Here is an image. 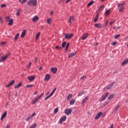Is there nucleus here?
<instances>
[{"instance_id": "6ab92c4d", "label": "nucleus", "mask_w": 128, "mask_h": 128, "mask_svg": "<svg viewBox=\"0 0 128 128\" xmlns=\"http://www.w3.org/2000/svg\"><path fill=\"white\" fill-rule=\"evenodd\" d=\"M74 102H76V100L74 99H72L70 100V106H74Z\"/></svg>"}, {"instance_id": "a878e982", "label": "nucleus", "mask_w": 128, "mask_h": 128, "mask_svg": "<svg viewBox=\"0 0 128 128\" xmlns=\"http://www.w3.org/2000/svg\"><path fill=\"white\" fill-rule=\"evenodd\" d=\"M28 6H32V0H30L27 2Z\"/></svg>"}, {"instance_id": "4d7b16f0", "label": "nucleus", "mask_w": 128, "mask_h": 128, "mask_svg": "<svg viewBox=\"0 0 128 128\" xmlns=\"http://www.w3.org/2000/svg\"><path fill=\"white\" fill-rule=\"evenodd\" d=\"M0 22L2 24H3L4 20H2V16L0 17Z\"/></svg>"}, {"instance_id": "f03ea898", "label": "nucleus", "mask_w": 128, "mask_h": 128, "mask_svg": "<svg viewBox=\"0 0 128 128\" xmlns=\"http://www.w3.org/2000/svg\"><path fill=\"white\" fill-rule=\"evenodd\" d=\"M64 36H65V38H66L68 40H70V38H72V36H74V34H63Z\"/></svg>"}, {"instance_id": "423d86ee", "label": "nucleus", "mask_w": 128, "mask_h": 128, "mask_svg": "<svg viewBox=\"0 0 128 128\" xmlns=\"http://www.w3.org/2000/svg\"><path fill=\"white\" fill-rule=\"evenodd\" d=\"M102 114V112H99L98 114H96L94 119L95 120H98L100 118V116Z\"/></svg>"}, {"instance_id": "864d4df0", "label": "nucleus", "mask_w": 128, "mask_h": 128, "mask_svg": "<svg viewBox=\"0 0 128 128\" xmlns=\"http://www.w3.org/2000/svg\"><path fill=\"white\" fill-rule=\"evenodd\" d=\"M56 48H58V50H62V48L60 46H56Z\"/></svg>"}, {"instance_id": "20e7f679", "label": "nucleus", "mask_w": 128, "mask_h": 128, "mask_svg": "<svg viewBox=\"0 0 128 128\" xmlns=\"http://www.w3.org/2000/svg\"><path fill=\"white\" fill-rule=\"evenodd\" d=\"M66 116H64L62 118H60V124H62L64 122L66 121Z\"/></svg>"}, {"instance_id": "338daca9", "label": "nucleus", "mask_w": 128, "mask_h": 128, "mask_svg": "<svg viewBox=\"0 0 128 128\" xmlns=\"http://www.w3.org/2000/svg\"><path fill=\"white\" fill-rule=\"evenodd\" d=\"M98 43H95L94 44V46H98Z\"/></svg>"}, {"instance_id": "7ed1b4c3", "label": "nucleus", "mask_w": 128, "mask_h": 128, "mask_svg": "<svg viewBox=\"0 0 128 128\" xmlns=\"http://www.w3.org/2000/svg\"><path fill=\"white\" fill-rule=\"evenodd\" d=\"M72 112V110L70 108H67L65 110V114L67 116H70Z\"/></svg>"}, {"instance_id": "4be33fe9", "label": "nucleus", "mask_w": 128, "mask_h": 128, "mask_svg": "<svg viewBox=\"0 0 128 128\" xmlns=\"http://www.w3.org/2000/svg\"><path fill=\"white\" fill-rule=\"evenodd\" d=\"M114 94H112V95H110L108 98V100H112V98H114Z\"/></svg>"}, {"instance_id": "c9c22d12", "label": "nucleus", "mask_w": 128, "mask_h": 128, "mask_svg": "<svg viewBox=\"0 0 128 128\" xmlns=\"http://www.w3.org/2000/svg\"><path fill=\"white\" fill-rule=\"evenodd\" d=\"M20 10H22L21 9H18V12H16V16H20Z\"/></svg>"}, {"instance_id": "09e8293b", "label": "nucleus", "mask_w": 128, "mask_h": 128, "mask_svg": "<svg viewBox=\"0 0 128 128\" xmlns=\"http://www.w3.org/2000/svg\"><path fill=\"white\" fill-rule=\"evenodd\" d=\"M50 22H52V20L50 18H48L47 20V22L48 24H50Z\"/></svg>"}, {"instance_id": "c03bdc74", "label": "nucleus", "mask_w": 128, "mask_h": 128, "mask_svg": "<svg viewBox=\"0 0 128 128\" xmlns=\"http://www.w3.org/2000/svg\"><path fill=\"white\" fill-rule=\"evenodd\" d=\"M32 118V115H31L30 116L27 118L26 119V122H28L29 120Z\"/></svg>"}, {"instance_id": "393cba45", "label": "nucleus", "mask_w": 128, "mask_h": 128, "mask_svg": "<svg viewBox=\"0 0 128 128\" xmlns=\"http://www.w3.org/2000/svg\"><path fill=\"white\" fill-rule=\"evenodd\" d=\"M110 14V9H108L105 12L106 16H108V14Z\"/></svg>"}, {"instance_id": "6e6d98bb", "label": "nucleus", "mask_w": 128, "mask_h": 128, "mask_svg": "<svg viewBox=\"0 0 128 128\" xmlns=\"http://www.w3.org/2000/svg\"><path fill=\"white\" fill-rule=\"evenodd\" d=\"M116 44H118V42H114L112 43V46H116Z\"/></svg>"}, {"instance_id": "774afa93", "label": "nucleus", "mask_w": 128, "mask_h": 128, "mask_svg": "<svg viewBox=\"0 0 128 128\" xmlns=\"http://www.w3.org/2000/svg\"><path fill=\"white\" fill-rule=\"evenodd\" d=\"M52 14H54V11H51L50 12V15L52 16Z\"/></svg>"}, {"instance_id": "4468645a", "label": "nucleus", "mask_w": 128, "mask_h": 128, "mask_svg": "<svg viewBox=\"0 0 128 128\" xmlns=\"http://www.w3.org/2000/svg\"><path fill=\"white\" fill-rule=\"evenodd\" d=\"M14 82H15L14 80H12L8 85L6 86V88H8L9 86H12V84H14Z\"/></svg>"}, {"instance_id": "aec40b11", "label": "nucleus", "mask_w": 128, "mask_h": 128, "mask_svg": "<svg viewBox=\"0 0 128 128\" xmlns=\"http://www.w3.org/2000/svg\"><path fill=\"white\" fill-rule=\"evenodd\" d=\"M126 64H128V58L125 60L122 64V66H126Z\"/></svg>"}, {"instance_id": "69168bd1", "label": "nucleus", "mask_w": 128, "mask_h": 128, "mask_svg": "<svg viewBox=\"0 0 128 128\" xmlns=\"http://www.w3.org/2000/svg\"><path fill=\"white\" fill-rule=\"evenodd\" d=\"M110 128H114V124H112Z\"/></svg>"}, {"instance_id": "ddd939ff", "label": "nucleus", "mask_w": 128, "mask_h": 128, "mask_svg": "<svg viewBox=\"0 0 128 128\" xmlns=\"http://www.w3.org/2000/svg\"><path fill=\"white\" fill-rule=\"evenodd\" d=\"M6 114H7L6 112H5L2 114L0 118L1 120H4V118L6 116Z\"/></svg>"}, {"instance_id": "412c9836", "label": "nucleus", "mask_w": 128, "mask_h": 128, "mask_svg": "<svg viewBox=\"0 0 128 128\" xmlns=\"http://www.w3.org/2000/svg\"><path fill=\"white\" fill-rule=\"evenodd\" d=\"M22 86V82L18 83L17 85L14 86V88H20Z\"/></svg>"}, {"instance_id": "7c9ffc66", "label": "nucleus", "mask_w": 128, "mask_h": 128, "mask_svg": "<svg viewBox=\"0 0 128 128\" xmlns=\"http://www.w3.org/2000/svg\"><path fill=\"white\" fill-rule=\"evenodd\" d=\"M94 1H91L88 4V6H90L94 4Z\"/></svg>"}, {"instance_id": "052dcab7", "label": "nucleus", "mask_w": 128, "mask_h": 128, "mask_svg": "<svg viewBox=\"0 0 128 128\" xmlns=\"http://www.w3.org/2000/svg\"><path fill=\"white\" fill-rule=\"evenodd\" d=\"M36 80V76L34 75L32 76V80Z\"/></svg>"}, {"instance_id": "13d9d810", "label": "nucleus", "mask_w": 128, "mask_h": 128, "mask_svg": "<svg viewBox=\"0 0 128 128\" xmlns=\"http://www.w3.org/2000/svg\"><path fill=\"white\" fill-rule=\"evenodd\" d=\"M6 4H2L1 5V8H6Z\"/></svg>"}, {"instance_id": "f704fd0d", "label": "nucleus", "mask_w": 128, "mask_h": 128, "mask_svg": "<svg viewBox=\"0 0 128 128\" xmlns=\"http://www.w3.org/2000/svg\"><path fill=\"white\" fill-rule=\"evenodd\" d=\"M120 8L119 10V12H124V6H122V7H120Z\"/></svg>"}, {"instance_id": "ea45409f", "label": "nucleus", "mask_w": 128, "mask_h": 128, "mask_svg": "<svg viewBox=\"0 0 128 128\" xmlns=\"http://www.w3.org/2000/svg\"><path fill=\"white\" fill-rule=\"evenodd\" d=\"M120 34L116 35L114 36V38H116V40H117V38H120Z\"/></svg>"}, {"instance_id": "de8ad7c7", "label": "nucleus", "mask_w": 128, "mask_h": 128, "mask_svg": "<svg viewBox=\"0 0 128 128\" xmlns=\"http://www.w3.org/2000/svg\"><path fill=\"white\" fill-rule=\"evenodd\" d=\"M26 88H32V84L31 85H26Z\"/></svg>"}, {"instance_id": "473e14b6", "label": "nucleus", "mask_w": 128, "mask_h": 128, "mask_svg": "<svg viewBox=\"0 0 128 128\" xmlns=\"http://www.w3.org/2000/svg\"><path fill=\"white\" fill-rule=\"evenodd\" d=\"M26 0H19V2H20V4H24L26 2Z\"/></svg>"}, {"instance_id": "bf43d9fd", "label": "nucleus", "mask_w": 128, "mask_h": 128, "mask_svg": "<svg viewBox=\"0 0 128 128\" xmlns=\"http://www.w3.org/2000/svg\"><path fill=\"white\" fill-rule=\"evenodd\" d=\"M38 57H36V58H35V61H34V62H35V64H36V62H38Z\"/></svg>"}, {"instance_id": "79ce46f5", "label": "nucleus", "mask_w": 128, "mask_h": 128, "mask_svg": "<svg viewBox=\"0 0 128 128\" xmlns=\"http://www.w3.org/2000/svg\"><path fill=\"white\" fill-rule=\"evenodd\" d=\"M51 96V95L50 94L48 96L44 98V100H47L50 98Z\"/></svg>"}, {"instance_id": "39448f33", "label": "nucleus", "mask_w": 128, "mask_h": 128, "mask_svg": "<svg viewBox=\"0 0 128 128\" xmlns=\"http://www.w3.org/2000/svg\"><path fill=\"white\" fill-rule=\"evenodd\" d=\"M94 26L98 28H104V25L101 24H96Z\"/></svg>"}, {"instance_id": "2f4dec72", "label": "nucleus", "mask_w": 128, "mask_h": 128, "mask_svg": "<svg viewBox=\"0 0 128 128\" xmlns=\"http://www.w3.org/2000/svg\"><path fill=\"white\" fill-rule=\"evenodd\" d=\"M56 88H55L53 90L52 92L50 94V96H52V94H54V92H56Z\"/></svg>"}, {"instance_id": "5fc2aeb1", "label": "nucleus", "mask_w": 128, "mask_h": 128, "mask_svg": "<svg viewBox=\"0 0 128 128\" xmlns=\"http://www.w3.org/2000/svg\"><path fill=\"white\" fill-rule=\"evenodd\" d=\"M6 22H8V20H10V17L8 16H7L6 18Z\"/></svg>"}, {"instance_id": "4c0bfd02", "label": "nucleus", "mask_w": 128, "mask_h": 128, "mask_svg": "<svg viewBox=\"0 0 128 128\" xmlns=\"http://www.w3.org/2000/svg\"><path fill=\"white\" fill-rule=\"evenodd\" d=\"M120 108V106L118 105L115 109L114 110V112H118V108Z\"/></svg>"}, {"instance_id": "603ef678", "label": "nucleus", "mask_w": 128, "mask_h": 128, "mask_svg": "<svg viewBox=\"0 0 128 128\" xmlns=\"http://www.w3.org/2000/svg\"><path fill=\"white\" fill-rule=\"evenodd\" d=\"M80 78V80H86V76H82Z\"/></svg>"}, {"instance_id": "37998d69", "label": "nucleus", "mask_w": 128, "mask_h": 128, "mask_svg": "<svg viewBox=\"0 0 128 128\" xmlns=\"http://www.w3.org/2000/svg\"><path fill=\"white\" fill-rule=\"evenodd\" d=\"M66 44V42H64L62 44V48H64Z\"/></svg>"}, {"instance_id": "c756f323", "label": "nucleus", "mask_w": 128, "mask_h": 128, "mask_svg": "<svg viewBox=\"0 0 128 128\" xmlns=\"http://www.w3.org/2000/svg\"><path fill=\"white\" fill-rule=\"evenodd\" d=\"M98 14H96L95 17V18L94 19V22H98Z\"/></svg>"}, {"instance_id": "c85d7f7f", "label": "nucleus", "mask_w": 128, "mask_h": 128, "mask_svg": "<svg viewBox=\"0 0 128 128\" xmlns=\"http://www.w3.org/2000/svg\"><path fill=\"white\" fill-rule=\"evenodd\" d=\"M69 46H70V43L68 42L66 44V48H65L66 52V50H68Z\"/></svg>"}, {"instance_id": "49530a36", "label": "nucleus", "mask_w": 128, "mask_h": 128, "mask_svg": "<svg viewBox=\"0 0 128 128\" xmlns=\"http://www.w3.org/2000/svg\"><path fill=\"white\" fill-rule=\"evenodd\" d=\"M58 112V108H55L54 110V114H56Z\"/></svg>"}, {"instance_id": "72a5a7b5", "label": "nucleus", "mask_w": 128, "mask_h": 128, "mask_svg": "<svg viewBox=\"0 0 128 128\" xmlns=\"http://www.w3.org/2000/svg\"><path fill=\"white\" fill-rule=\"evenodd\" d=\"M18 36H20V34H17L16 36L14 37V40H18Z\"/></svg>"}, {"instance_id": "5701e85b", "label": "nucleus", "mask_w": 128, "mask_h": 128, "mask_svg": "<svg viewBox=\"0 0 128 128\" xmlns=\"http://www.w3.org/2000/svg\"><path fill=\"white\" fill-rule=\"evenodd\" d=\"M14 24V21L12 20V19H10L9 20V23L8 24V26H12Z\"/></svg>"}, {"instance_id": "6e6552de", "label": "nucleus", "mask_w": 128, "mask_h": 128, "mask_svg": "<svg viewBox=\"0 0 128 128\" xmlns=\"http://www.w3.org/2000/svg\"><path fill=\"white\" fill-rule=\"evenodd\" d=\"M50 70L52 72L53 74H56L58 72V68H50Z\"/></svg>"}, {"instance_id": "a211bd4d", "label": "nucleus", "mask_w": 128, "mask_h": 128, "mask_svg": "<svg viewBox=\"0 0 128 128\" xmlns=\"http://www.w3.org/2000/svg\"><path fill=\"white\" fill-rule=\"evenodd\" d=\"M38 18H39L38 16H34L33 18L32 21L33 22H38Z\"/></svg>"}, {"instance_id": "8fccbe9b", "label": "nucleus", "mask_w": 128, "mask_h": 128, "mask_svg": "<svg viewBox=\"0 0 128 128\" xmlns=\"http://www.w3.org/2000/svg\"><path fill=\"white\" fill-rule=\"evenodd\" d=\"M108 94H110L108 92H107L106 94L104 96V98H106V97L108 96Z\"/></svg>"}, {"instance_id": "f8f14e48", "label": "nucleus", "mask_w": 128, "mask_h": 128, "mask_svg": "<svg viewBox=\"0 0 128 128\" xmlns=\"http://www.w3.org/2000/svg\"><path fill=\"white\" fill-rule=\"evenodd\" d=\"M88 100V96H86L85 97L84 100H82V106H84V102H86L87 100Z\"/></svg>"}, {"instance_id": "0eeeda50", "label": "nucleus", "mask_w": 128, "mask_h": 128, "mask_svg": "<svg viewBox=\"0 0 128 128\" xmlns=\"http://www.w3.org/2000/svg\"><path fill=\"white\" fill-rule=\"evenodd\" d=\"M50 74H46L44 78V80L48 82V80H50Z\"/></svg>"}, {"instance_id": "f257e3e1", "label": "nucleus", "mask_w": 128, "mask_h": 128, "mask_svg": "<svg viewBox=\"0 0 128 128\" xmlns=\"http://www.w3.org/2000/svg\"><path fill=\"white\" fill-rule=\"evenodd\" d=\"M10 56V54L8 53L5 56H2L0 58V62H4V60H6V58H8V56Z\"/></svg>"}, {"instance_id": "bb28decb", "label": "nucleus", "mask_w": 128, "mask_h": 128, "mask_svg": "<svg viewBox=\"0 0 128 128\" xmlns=\"http://www.w3.org/2000/svg\"><path fill=\"white\" fill-rule=\"evenodd\" d=\"M26 36V30H23L20 36L21 38H24Z\"/></svg>"}, {"instance_id": "e433bc0d", "label": "nucleus", "mask_w": 128, "mask_h": 128, "mask_svg": "<svg viewBox=\"0 0 128 128\" xmlns=\"http://www.w3.org/2000/svg\"><path fill=\"white\" fill-rule=\"evenodd\" d=\"M84 94V92H80L78 94V96H82V94Z\"/></svg>"}, {"instance_id": "1a4fd4ad", "label": "nucleus", "mask_w": 128, "mask_h": 128, "mask_svg": "<svg viewBox=\"0 0 128 128\" xmlns=\"http://www.w3.org/2000/svg\"><path fill=\"white\" fill-rule=\"evenodd\" d=\"M116 84L115 82H112L111 84H109L108 86L107 87V90H110L114 86V85Z\"/></svg>"}, {"instance_id": "f3484780", "label": "nucleus", "mask_w": 128, "mask_h": 128, "mask_svg": "<svg viewBox=\"0 0 128 128\" xmlns=\"http://www.w3.org/2000/svg\"><path fill=\"white\" fill-rule=\"evenodd\" d=\"M38 4V0H32V6H36Z\"/></svg>"}, {"instance_id": "9d476101", "label": "nucleus", "mask_w": 128, "mask_h": 128, "mask_svg": "<svg viewBox=\"0 0 128 128\" xmlns=\"http://www.w3.org/2000/svg\"><path fill=\"white\" fill-rule=\"evenodd\" d=\"M76 54V51L71 52L69 54L68 58H72V56H74Z\"/></svg>"}, {"instance_id": "a19ab883", "label": "nucleus", "mask_w": 128, "mask_h": 128, "mask_svg": "<svg viewBox=\"0 0 128 128\" xmlns=\"http://www.w3.org/2000/svg\"><path fill=\"white\" fill-rule=\"evenodd\" d=\"M28 80H29L30 82H32V76H28Z\"/></svg>"}, {"instance_id": "e2e57ef3", "label": "nucleus", "mask_w": 128, "mask_h": 128, "mask_svg": "<svg viewBox=\"0 0 128 128\" xmlns=\"http://www.w3.org/2000/svg\"><path fill=\"white\" fill-rule=\"evenodd\" d=\"M70 0H66V4H68V2H70Z\"/></svg>"}, {"instance_id": "cd10ccee", "label": "nucleus", "mask_w": 128, "mask_h": 128, "mask_svg": "<svg viewBox=\"0 0 128 128\" xmlns=\"http://www.w3.org/2000/svg\"><path fill=\"white\" fill-rule=\"evenodd\" d=\"M72 98V94H69L67 97L68 100H70Z\"/></svg>"}, {"instance_id": "9b49d317", "label": "nucleus", "mask_w": 128, "mask_h": 128, "mask_svg": "<svg viewBox=\"0 0 128 128\" xmlns=\"http://www.w3.org/2000/svg\"><path fill=\"white\" fill-rule=\"evenodd\" d=\"M87 36H88V33H86V34H84L83 36L81 38V40H86V38Z\"/></svg>"}, {"instance_id": "dca6fc26", "label": "nucleus", "mask_w": 128, "mask_h": 128, "mask_svg": "<svg viewBox=\"0 0 128 128\" xmlns=\"http://www.w3.org/2000/svg\"><path fill=\"white\" fill-rule=\"evenodd\" d=\"M38 100H40V96H38V98H36L32 102L33 104H36Z\"/></svg>"}, {"instance_id": "a18cd8bd", "label": "nucleus", "mask_w": 128, "mask_h": 128, "mask_svg": "<svg viewBox=\"0 0 128 128\" xmlns=\"http://www.w3.org/2000/svg\"><path fill=\"white\" fill-rule=\"evenodd\" d=\"M104 5L100 6L99 8V9L100 10H104Z\"/></svg>"}, {"instance_id": "680f3d73", "label": "nucleus", "mask_w": 128, "mask_h": 128, "mask_svg": "<svg viewBox=\"0 0 128 128\" xmlns=\"http://www.w3.org/2000/svg\"><path fill=\"white\" fill-rule=\"evenodd\" d=\"M36 124H34L32 126V128H36Z\"/></svg>"}, {"instance_id": "3c124183", "label": "nucleus", "mask_w": 128, "mask_h": 128, "mask_svg": "<svg viewBox=\"0 0 128 128\" xmlns=\"http://www.w3.org/2000/svg\"><path fill=\"white\" fill-rule=\"evenodd\" d=\"M106 100V97L104 96H102V99L100 100V102H104Z\"/></svg>"}, {"instance_id": "2eb2a0df", "label": "nucleus", "mask_w": 128, "mask_h": 128, "mask_svg": "<svg viewBox=\"0 0 128 128\" xmlns=\"http://www.w3.org/2000/svg\"><path fill=\"white\" fill-rule=\"evenodd\" d=\"M68 22L70 24H72L74 22V16H70L68 20Z\"/></svg>"}, {"instance_id": "b1692460", "label": "nucleus", "mask_w": 128, "mask_h": 128, "mask_svg": "<svg viewBox=\"0 0 128 128\" xmlns=\"http://www.w3.org/2000/svg\"><path fill=\"white\" fill-rule=\"evenodd\" d=\"M124 3L118 4V8H122V6H124Z\"/></svg>"}, {"instance_id": "0e129e2a", "label": "nucleus", "mask_w": 128, "mask_h": 128, "mask_svg": "<svg viewBox=\"0 0 128 128\" xmlns=\"http://www.w3.org/2000/svg\"><path fill=\"white\" fill-rule=\"evenodd\" d=\"M114 21H112L110 22V26H112V24H114Z\"/></svg>"}, {"instance_id": "58836bf2", "label": "nucleus", "mask_w": 128, "mask_h": 128, "mask_svg": "<svg viewBox=\"0 0 128 128\" xmlns=\"http://www.w3.org/2000/svg\"><path fill=\"white\" fill-rule=\"evenodd\" d=\"M40 32H39L36 36V40H38L40 38Z\"/></svg>"}]
</instances>
